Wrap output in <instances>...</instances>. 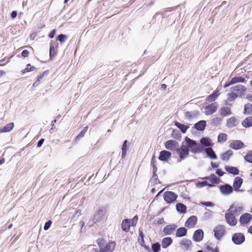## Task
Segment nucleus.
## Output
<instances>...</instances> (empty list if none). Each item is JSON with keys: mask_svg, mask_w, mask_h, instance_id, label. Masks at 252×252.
<instances>
[{"mask_svg": "<svg viewBox=\"0 0 252 252\" xmlns=\"http://www.w3.org/2000/svg\"><path fill=\"white\" fill-rule=\"evenodd\" d=\"M189 138L186 137L185 141L183 143L181 147L177 150L181 159H183L187 157L189 154Z\"/></svg>", "mask_w": 252, "mask_h": 252, "instance_id": "1", "label": "nucleus"}, {"mask_svg": "<svg viewBox=\"0 0 252 252\" xmlns=\"http://www.w3.org/2000/svg\"><path fill=\"white\" fill-rule=\"evenodd\" d=\"M218 108V104L217 102H214L205 107L204 113L206 115H212L217 111Z\"/></svg>", "mask_w": 252, "mask_h": 252, "instance_id": "2", "label": "nucleus"}, {"mask_svg": "<svg viewBox=\"0 0 252 252\" xmlns=\"http://www.w3.org/2000/svg\"><path fill=\"white\" fill-rule=\"evenodd\" d=\"M163 197L166 202L171 203L177 199V195L172 191H166L164 193Z\"/></svg>", "mask_w": 252, "mask_h": 252, "instance_id": "3", "label": "nucleus"}, {"mask_svg": "<svg viewBox=\"0 0 252 252\" xmlns=\"http://www.w3.org/2000/svg\"><path fill=\"white\" fill-rule=\"evenodd\" d=\"M202 146L199 143L190 139V150L193 153H199L202 151Z\"/></svg>", "mask_w": 252, "mask_h": 252, "instance_id": "4", "label": "nucleus"}, {"mask_svg": "<svg viewBox=\"0 0 252 252\" xmlns=\"http://www.w3.org/2000/svg\"><path fill=\"white\" fill-rule=\"evenodd\" d=\"M243 207L242 206L232 205L230 207L228 211L235 216H238L243 211Z\"/></svg>", "mask_w": 252, "mask_h": 252, "instance_id": "5", "label": "nucleus"}, {"mask_svg": "<svg viewBox=\"0 0 252 252\" xmlns=\"http://www.w3.org/2000/svg\"><path fill=\"white\" fill-rule=\"evenodd\" d=\"M235 215L229 212L225 213V218L227 223L231 226H235L237 223V220L235 218Z\"/></svg>", "mask_w": 252, "mask_h": 252, "instance_id": "6", "label": "nucleus"}, {"mask_svg": "<svg viewBox=\"0 0 252 252\" xmlns=\"http://www.w3.org/2000/svg\"><path fill=\"white\" fill-rule=\"evenodd\" d=\"M232 240L235 244L239 245L245 241V236L241 233H237L233 235Z\"/></svg>", "mask_w": 252, "mask_h": 252, "instance_id": "7", "label": "nucleus"}, {"mask_svg": "<svg viewBox=\"0 0 252 252\" xmlns=\"http://www.w3.org/2000/svg\"><path fill=\"white\" fill-rule=\"evenodd\" d=\"M215 237L220 239L224 234L225 229L222 225H220L216 226L214 229Z\"/></svg>", "mask_w": 252, "mask_h": 252, "instance_id": "8", "label": "nucleus"}, {"mask_svg": "<svg viewBox=\"0 0 252 252\" xmlns=\"http://www.w3.org/2000/svg\"><path fill=\"white\" fill-rule=\"evenodd\" d=\"M116 246L115 242L112 241L107 244L104 247L99 248V252H112Z\"/></svg>", "mask_w": 252, "mask_h": 252, "instance_id": "9", "label": "nucleus"}, {"mask_svg": "<svg viewBox=\"0 0 252 252\" xmlns=\"http://www.w3.org/2000/svg\"><path fill=\"white\" fill-rule=\"evenodd\" d=\"M220 190L224 195H228L233 192V188L228 184L220 187Z\"/></svg>", "mask_w": 252, "mask_h": 252, "instance_id": "10", "label": "nucleus"}, {"mask_svg": "<svg viewBox=\"0 0 252 252\" xmlns=\"http://www.w3.org/2000/svg\"><path fill=\"white\" fill-rule=\"evenodd\" d=\"M165 147L167 150H173L178 147V143L176 140H169L165 143Z\"/></svg>", "mask_w": 252, "mask_h": 252, "instance_id": "11", "label": "nucleus"}, {"mask_svg": "<svg viewBox=\"0 0 252 252\" xmlns=\"http://www.w3.org/2000/svg\"><path fill=\"white\" fill-rule=\"evenodd\" d=\"M104 215V211L102 209H99L94 215L93 221L94 223L100 221Z\"/></svg>", "mask_w": 252, "mask_h": 252, "instance_id": "12", "label": "nucleus"}, {"mask_svg": "<svg viewBox=\"0 0 252 252\" xmlns=\"http://www.w3.org/2000/svg\"><path fill=\"white\" fill-rule=\"evenodd\" d=\"M252 219V216L249 213L242 215L240 218L239 222L241 224H247Z\"/></svg>", "mask_w": 252, "mask_h": 252, "instance_id": "13", "label": "nucleus"}, {"mask_svg": "<svg viewBox=\"0 0 252 252\" xmlns=\"http://www.w3.org/2000/svg\"><path fill=\"white\" fill-rule=\"evenodd\" d=\"M171 156V153L167 151L163 150L160 152L158 159L161 161H167Z\"/></svg>", "mask_w": 252, "mask_h": 252, "instance_id": "14", "label": "nucleus"}, {"mask_svg": "<svg viewBox=\"0 0 252 252\" xmlns=\"http://www.w3.org/2000/svg\"><path fill=\"white\" fill-rule=\"evenodd\" d=\"M229 147L234 150H239L244 147L243 142L239 140H234L231 142Z\"/></svg>", "mask_w": 252, "mask_h": 252, "instance_id": "15", "label": "nucleus"}, {"mask_svg": "<svg viewBox=\"0 0 252 252\" xmlns=\"http://www.w3.org/2000/svg\"><path fill=\"white\" fill-rule=\"evenodd\" d=\"M204 233L202 230L198 229L196 230L193 236V240L196 242H199L203 238Z\"/></svg>", "mask_w": 252, "mask_h": 252, "instance_id": "16", "label": "nucleus"}, {"mask_svg": "<svg viewBox=\"0 0 252 252\" xmlns=\"http://www.w3.org/2000/svg\"><path fill=\"white\" fill-rule=\"evenodd\" d=\"M206 126V122L204 120L200 121L195 124L194 127L198 130L203 131Z\"/></svg>", "mask_w": 252, "mask_h": 252, "instance_id": "17", "label": "nucleus"}, {"mask_svg": "<svg viewBox=\"0 0 252 252\" xmlns=\"http://www.w3.org/2000/svg\"><path fill=\"white\" fill-rule=\"evenodd\" d=\"M130 227V220L128 219H125L123 220L122 223V229L125 232H128Z\"/></svg>", "mask_w": 252, "mask_h": 252, "instance_id": "18", "label": "nucleus"}, {"mask_svg": "<svg viewBox=\"0 0 252 252\" xmlns=\"http://www.w3.org/2000/svg\"><path fill=\"white\" fill-rule=\"evenodd\" d=\"M219 95V90H217L215 91L212 94H210L206 98V101L209 102H213L217 99Z\"/></svg>", "mask_w": 252, "mask_h": 252, "instance_id": "19", "label": "nucleus"}, {"mask_svg": "<svg viewBox=\"0 0 252 252\" xmlns=\"http://www.w3.org/2000/svg\"><path fill=\"white\" fill-rule=\"evenodd\" d=\"M220 115L224 117L231 114L230 108L227 106H224L221 107L220 110Z\"/></svg>", "mask_w": 252, "mask_h": 252, "instance_id": "20", "label": "nucleus"}, {"mask_svg": "<svg viewBox=\"0 0 252 252\" xmlns=\"http://www.w3.org/2000/svg\"><path fill=\"white\" fill-rule=\"evenodd\" d=\"M238 123V120L235 117H231L227 121V125L229 127H234L237 126Z\"/></svg>", "mask_w": 252, "mask_h": 252, "instance_id": "21", "label": "nucleus"}, {"mask_svg": "<svg viewBox=\"0 0 252 252\" xmlns=\"http://www.w3.org/2000/svg\"><path fill=\"white\" fill-rule=\"evenodd\" d=\"M243 183V180L242 178L237 177H236L234 179V182H233V188L235 190L238 189L241 186Z\"/></svg>", "mask_w": 252, "mask_h": 252, "instance_id": "22", "label": "nucleus"}, {"mask_svg": "<svg viewBox=\"0 0 252 252\" xmlns=\"http://www.w3.org/2000/svg\"><path fill=\"white\" fill-rule=\"evenodd\" d=\"M176 227V226L174 225H167L164 228L163 232L167 235H170L174 232Z\"/></svg>", "mask_w": 252, "mask_h": 252, "instance_id": "23", "label": "nucleus"}, {"mask_svg": "<svg viewBox=\"0 0 252 252\" xmlns=\"http://www.w3.org/2000/svg\"><path fill=\"white\" fill-rule=\"evenodd\" d=\"M187 233V229L185 227H180L178 228L176 233L177 237H181L185 236Z\"/></svg>", "mask_w": 252, "mask_h": 252, "instance_id": "24", "label": "nucleus"}, {"mask_svg": "<svg viewBox=\"0 0 252 252\" xmlns=\"http://www.w3.org/2000/svg\"><path fill=\"white\" fill-rule=\"evenodd\" d=\"M232 91L233 93H237L238 94H241L245 91V89L244 87L242 85H237L232 88Z\"/></svg>", "mask_w": 252, "mask_h": 252, "instance_id": "25", "label": "nucleus"}, {"mask_svg": "<svg viewBox=\"0 0 252 252\" xmlns=\"http://www.w3.org/2000/svg\"><path fill=\"white\" fill-rule=\"evenodd\" d=\"M205 152L207 156L211 159H216L217 157L212 148H208L205 149Z\"/></svg>", "mask_w": 252, "mask_h": 252, "instance_id": "26", "label": "nucleus"}, {"mask_svg": "<svg viewBox=\"0 0 252 252\" xmlns=\"http://www.w3.org/2000/svg\"><path fill=\"white\" fill-rule=\"evenodd\" d=\"M244 79L242 77H234V78H233L231 80V81H230L229 83H228L227 84H225L224 87L225 88H226L231 85H232V84H235V83H237L238 82H242L244 81Z\"/></svg>", "mask_w": 252, "mask_h": 252, "instance_id": "27", "label": "nucleus"}, {"mask_svg": "<svg viewBox=\"0 0 252 252\" xmlns=\"http://www.w3.org/2000/svg\"><path fill=\"white\" fill-rule=\"evenodd\" d=\"M233 155V151L232 150H228L224 153L220 155V158L222 160L227 161L230 157Z\"/></svg>", "mask_w": 252, "mask_h": 252, "instance_id": "28", "label": "nucleus"}, {"mask_svg": "<svg viewBox=\"0 0 252 252\" xmlns=\"http://www.w3.org/2000/svg\"><path fill=\"white\" fill-rule=\"evenodd\" d=\"M172 242V240L170 237H166L163 239L161 242V246L163 248H166Z\"/></svg>", "mask_w": 252, "mask_h": 252, "instance_id": "29", "label": "nucleus"}, {"mask_svg": "<svg viewBox=\"0 0 252 252\" xmlns=\"http://www.w3.org/2000/svg\"><path fill=\"white\" fill-rule=\"evenodd\" d=\"M14 127L13 123H10L7 124L5 126L2 128H0V132H9Z\"/></svg>", "mask_w": 252, "mask_h": 252, "instance_id": "30", "label": "nucleus"}, {"mask_svg": "<svg viewBox=\"0 0 252 252\" xmlns=\"http://www.w3.org/2000/svg\"><path fill=\"white\" fill-rule=\"evenodd\" d=\"M225 169L229 173L234 175H237L239 173L238 169L235 167L226 166L225 167Z\"/></svg>", "mask_w": 252, "mask_h": 252, "instance_id": "31", "label": "nucleus"}, {"mask_svg": "<svg viewBox=\"0 0 252 252\" xmlns=\"http://www.w3.org/2000/svg\"><path fill=\"white\" fill-rule=\"evenodd\" d=\"M242 125L246 127L252 126V116H250L245 119L242 122Z\"/></svg>", "mask_w": 252, "mask_h": 252, "instance_id": "32", "label": "nucleus"}, {"mask_svg": "<svg viewBox=\"0 0 252 252\" xmlns=\"http://www.w3.org/2000/svg\"><path fill=\"white\" fill-rule=\"evenodd\" d=\"M176 209L178 212L182 213H184L186 211L187 207L186 206L181 203H178L176 204Z\"/></svg>", "mask_w": 252, "mask_h": 252, "instance_id": "33", "label": "nucleus"}, {"mask_svg": "<svg viewBox=\"0 0 252 252\" xmlns=\"http://www.w3.org/2000/svg\"><path fill=\"white\" fill-rule=\"evenodd\" d=\"M180 245L183 250H187L189 247V241L188 239H183L180 242Z\"/></svg>", "mask_w": 252, "mask_h": 252, "instance_id": "34", "label": "nucleus"}, {"mask_svg": "<svg viewBox=\"0 0 252 252\" xmlns=\"http://www.w3.org/2000/svg\"><path fill=\"white\" fill-rule=\"evenodd\" d=\"M175 126L180 128L183 133H185L188 129V126L178 122H175Z\"/></svg>", "mask_w": 252, "mask_h": 252, "instance_id": "35", "label": "nucleus"}, {"mask_svg": "<svg viewBox=\"0 0 252 252\" xmlns=\"http://www.w3.org/2000/svg\"><path fill=\"white\" fill-rule=\"evenodd\" d=\"M204 178L206 179L210 180L211 181V182L214 184L218 183L219 181V179L214 174L210 176L206 177Z\"/></svg>", "mask_w": 252, "mask_h": 252, "instance_id": "36", "label": "nucleus"}, {"mask_svg": "<svg viewBox=\"0 0 252 252\" xmlns=\"http://www.w3.org/2000/svg\"><path fill=\"white\" fill-rule=\"evenodd\" d=\"M227 140V135L225 133H221L219 134L218 137V141L219 142L222 143Z\"/></svg>", "mask_w": 252, "mask_h": 252, "instance_id": "37", "label": "nucleus"}, {"mask_svg": "<svg viewBox=\"0 0 252 252\" xmlns=\"http://www.w3.org/2000/svg\"><path fill=\"white\" fill-rule=\"evenodd\" d=\"M127 142H128L126 140H125L123 144L122 145V158H124L126 157V147H127Z\"/></svg>", "mask_w": 252, "mask_h": 252, "instance_id": "38", "label": "nucleus"}, {"mask_svg": "<svg viewBox=\"0 0 252 252\" xmlns=\"http://www.w3.org/2000/svg\"><path fill=\"white\" fill-rule=\"evenodd\" d=\"M252 112V105L248 103L245 105L244 113L246 114H250Z\"/></svg>", "mask_w": 252, "mask_h": 252, "instance_id": "39", "label": "nucleus"}, {"mask_svg": "<svg viewBox=\"0 0 252 252\" xmlns=\"http://www.w3.org/2000/svg\"><path fill=\"white\" fill-rule=\"evenodd\" d=\"M200 142L205 146L208 147L211 145V140L208 138H202L200 140Z\"/></svg>", "mask_w": 252, "mask_h": 252, "instance_id": "40", "label": "nucleus"}, {"mask_svg": "<svg viewBox=\"0 0 252 252\" xmlns=\"http://www.w3.org/2000/svg\"><path fill=\"white\" fill-rule=\"evenodd\" d=\"M152 249L154 252H158L160 249V245L158 243H156L152 245Z\"/></svg>", "mask_w": 252, "mask_h": 252, "instance_id": "41", "label": "nucleus"}, {"mask_svg": "<svg viewBox=\"0 0 252 252\" xmlns=\"http://www.w3.org/2000/svg\"><path fill=\"white\" fill-rule=\"evenodd\" d=\"M197 221V219L196 216H192L190 217V227H194Z\"/></svg>", "mask_w": 252, "mask_h": 252, "instance_id": "42", "label": "nucleus"}, {"mask_svg": "<svg viewBox=\"0 0 252 252\" xmlns=\"http://www.w3.org/2000/svg\"><path fill=\"white\" fill-rule=\"evenodd\" d=\"M35 69V68L32 66L31 64H27V67L22 70V72L25 73L29 71H34Z\"/></svg>", "mask_w": 252, "mask_h": 252, "instance_id": "43", "label": "nucleus"}, {"mask_svg": "<svg viewBox=\"0 0 252 252\" xmlns=\"http://www.w3.org/2000/svg\"><path fill=\"white\" fill-rule=\"evenodd\" d=\"M88 129V127L87 126L86 127H85L79 133V134L76 137V139H80V138H82L83 137L84 135H85V133L86 132V131H87Z\"/></svg>", "mask_w": 252, "mask_h": 252, "instance_id": "44", "label": "nucleus"}, {"mask_svg": "<svg viewBox=\"0 0 252 252\" xmlns=\"http://www.w3.org/2000/svg\"><path fill=\"white\" fill-rule=\"evenodd\" d=\"M209 186V187H213V185H210V184H207V182L206 181H203V182H199L198 183L196 184V186L197 188H202V187H203L205 186Z\"/></svg>", "mask_w": 252, "mask_h": 252, "instance_id": "45", "label": "nucleus"}, {"mask_svg": "<svg viewBox=\"0 0 252 252\" xmlns=\"http://www.w3.org/2000/svg\"><path fill=\"white\" fill-rule=\"evenodd\" d=\"M237 97V94H236L235 93L233 92L232 93H230V94H228L227 99L229 101H233L234 99H235Z\"/></svg>", "mask_w": 252, "mask_h": 252, "instance_id": "46", "label": "nucleus"}, {"mask_svg": "<svg viewBox=\"0 0 252 252\" xmlns=\"http://www.w3.org/2000/svg\"><path fill=\"white\" fill-rule=\"evenodd\" d=\"M139 236L141 237L140 245L142 247H144V244H145V242H144V234H143V233L142 230H139Z\"/></svg>", "mask_w": 252, "mask_h": 252, "instance_id": "47", "label": "nucleus"}, {"mask_svg": "<svg viewBox=\"0 0 252 252\" xmlns=\"http://www.w3.org/2000/svg\"><path fill=\"white\" fill-rule=\"evenodd\" d=\"M245 159L249 162L252 163V152L249 153L245 157Z\"/></svg>", "mask_w": 252, "mask_h": 252, "instance_id": "48", "label": "nucleus"}, {"mask_svg": "<svg viewBox=\"0 0 252 252\" xmlns=\"http://www.w3.org/2000/svg\"><path fill=\"white\" fill-rule=\"evenodd\" d=\"M88 251L89 252H99V249L97 248H94L92 245H90L88 246Z\"/></svg>", "mask_w": 252, "mask_h": 252, "instance_id": "49", "label": "nucleus"}, {"mask_svg": "<svg viewBox=\"0 0 252 252\" xmlns=\"http://www.w3.org/2000/svg\"><path fill=\"white\" fill-rule=\"evenodd\" d=\"M66 38V36L64 34H63L59 35L58 37V39L62 43L64 42Z\"/></svg>", "mask_w": 252, "mask_h": 252, "instance_id": "50", "label": "nucleus"}, {"mask_svg": "<svg viewBox=\"0 0 252 252\" xmlns=\"http://www.w3.org/2000/svg\"><path fill=\"white\" fill-rule=\"evenodd\" d=\"M151 181L153 182L154 184L160 183V181L158 180V176L155 175V176H153Z\"/></svg>", "mask_w": 252, "mask_h": 252, "instance_id": "51", "label": "nucleus"}, {"mask_svg": "<svg viewBox=\"0 0 252 252\" xmlns=\"http://www.w3.org/2000/svg\"><path fill=\"white\" fill-rule=\"evenodd\" d=\"M51 224H52L51 220H48V221H47L44 226V229L45 230H48L49 228V227H50Z\"/></svg>", "mask_w": 252, "mask_h": 252, "instance_id": "52", "label": "nucleus"}, {"mask_svg": "<svg viewBox=\"0 0 252 252\" xmlns=\"http://www.w3.org/2000/svg\"><path fill=\"white\" fill-rule=\"evenodd\" d=\"M103 240L102 239H98L97 240H96V242L98 244V245L99 246V248H100L101 247H102V245L103 244Z\"/></svg>", "mask_w": 252, "mask_h": 252, "instance_id": "53", "label": "nucleus"}, {"mask_svg": "<svg viewBox=\"0 0 252 252\" xmlns=\"http://www.w3.org/2000/svg\"><path fill=\"white\" fill-rule=\"evenodd\" d=\"M29 52L27 50H24L22 52V56L24 57H27L28 56Z\"/></svg>", "mask_w": 252, "mask_h": 252, "instance_id": "54", "label": "nucleus"}, {"mask_svg": "<svg viewBox=\"0 0 252 252\" xmlns=\"http://www.w3.org/2000/svg\"><path fill=\"white\" fill-rule=\"evenodd\" d=\"M202 204L205 206H210V207H212V206H214V204L211 202H205L202 203Z\"/></svg>", "mask_w": 252, "mask_h": 252, "instance_id": "55", "label": "nucleus"}, {"mask_svg": "<svg viewBox=\"0 0 252 252\" xmlns=\"http://www.w3.org/2000/svg\"><path fill=\"white\" fill-rule=\"evenodd\" d=\"M56 30H53V31H52L48 35V36L50 38H53L54 36H55V34L56 33Z\"/></svg>", "mask_w": 252, "mask_h": 252, "instance_id": "56", "label": "nucleus"}, {"mask_svg": "<svg viewBox=\"0 0 252 252\" xmlns=\"http://www.w3.org/2000/svg\"><path fill=\"white\" fill-rule=\"evenodd\" d=\"M54 51H55L54 47L53 45H52V44H51L50 47V56H51V55L52 54H54Z\"/></svg>", "mask_w": 252, "mask_h": 252, "instance_id": "57", "label": "nucleus"}, {"mask_svg": "<svg viewBox=\"0 0 252 252\" xmlns=\"http://www.w3.org/2000/svg\"><path fill=\"white\" fill-rule=\"evenodd\" d=\"M44 141V139L43 138L41 139L37 143V147H40L43 144V142Z\"/></svg>", "mask_w": 252, "mask_h": 252, "instance_id": "58", "label": "nucleus"}, {"mask_svg": "<svg viewBox=\"0 0 252 252\" xmlns=\"http://www.w3.org/2000/svg\"><path fill=\"white\" fill-rule=\"evenodd\" d=\"M156 160L155 159V156L154 155L152 158L151 160V165L152 166L156 165Z\"/></svg>", "mask_w": 252, "mask_h": 252, "instance_id": "59", "label": "nucleus"}, {"mask_svg": "<svg viewBox=\"0 0 252 252\" xmlns=\"http://www.w3.org/2000/svg\"><path fill=\"white\" fill-rule=\"evenodd\" d=\"M216 173L219 175L220 176H221L223 175V172L221 171V169H217V171H216Z\"/></svg>", "mask_w": 252, "mask_h": 252, "instance_id": "60", "label": "nucleus"}, {"mask_svg": "<svg viewBox=\"0 0 252 252\" xmlns=\"http://www.w3.org/2000/svg\"><path fill=\"white\" fill-rule=\"evenodd\" d=\"M11 16L12 18H15L17 16V12L15 11H12L11 14Z\"/></svg>", "mask_w": 252, "mask_h": 252, "instance_id": "61", "label": "nucleus"}, {"mask_svg": "<svg viewBox=\"0 0 252 252\" xmlns=\"http://www.w3.org/2000/svg\"><path fill=\"white\" fill-rule=\"evenodd\" d=\"M39 83H40L39 80H38L37 79L36 81L33 84L32 86L33 87H35L37 86L39 84Z\"/></svg>", "mask_w": 252, "mask_h": 252, "instance_id": "62", "label": "nucleus"}, {"mask_svg": "<svg viewBox=\"0 0 252 252\" xmlns=\"http://www.w3.org/2000/svg\"><path fill=\"white\" fill-rule=\"evenodd\" d=\"M220 121V118H217V117L215 118H214L213 119V122L214 123H216V122L219 123Z\"/></svg>", "mask_w": 252, "mask_h": 252, "instance_id": "63", "label": "nucleus"}, {"mask_svg": "<svg viewBox=\"0 0 252 252\" xmlns=\"http://www.w3.org/2000/svg\"><path fill=\"white\" fill-rule=\"evenodd\" d=\"M45 73H46V71H45L44 73H42V75H40L39 76H38V77H37V79H38V80H39V81H40V80H41V79H42L43 78V76L44 75V74H45Z\"/></svg>", "mask_w": 252, "mask_h": 252, "instance_id": "64", "label": "nucleus"}]
</instances>
